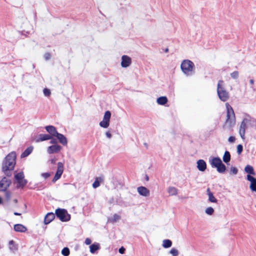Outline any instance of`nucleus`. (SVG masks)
<instances>
[{
  "label": "nucleus",
  "mask_w": 256,
  "mask_h": 256,
  "mask_svg": "<svg viewBox=\"0 0 256 256\" xmlns=\"http://www.w3.org/2000/svg\"><path fill=\"white\" fill-rule=\"evenodd\" d=\"M180 68L182 72L186 76H191L194 74V64L189 60H182Z\"/></svg>",
  "instance_id": "f257e3e1"
},
{
  "label": "nucleus",
  "mask_w": 256,
  "mask_h": 256,
  "mask_svg": "<svg viewBox=\"0 0 256 256\" xmlns=\"http://www.w3.org/2000/svg\"><path fill=\"white\" fill-rule=\"evenodd\" d=\"M224 82L220 80L217 86V93L219 98L222 102H226L230 97L228 92L223 86Z\"/></svg>",
  "instance_id": "f03ea898"
},
{
  "label": "nucleus",
  "mask_w": 256,
  "mask_h": 256,
  "mask_svg": "<svg viewBox=\"0 0 256 256\" xmlns=\"http://www.w3.org/2000/svg\"><path fill=\"white\" fill-rule=\"evenodd\" d=\"M226 124L232 127L236 124V117L233 108L228 103L226 104Z\"/></svg>",
  "instance_id": "7ed1b4c3"
},
{
  "label": "nucleus",
  "mask_w": 256,
  "mask_h": 256,
  "mask_svg": "<svg viewBox=\"0 0 256 256\" xmlns=\"http://www.w3.org/2000/svg\"><path fill=\"white\" fill-rule=\"evenodd\" d=\"M256 122V120H252L250 118H245L241 122L239 134L242 138H244L246 130L249 126H252V122Z\"/></svg>",
  "instance_id": "20e7f679"
},
{
  "label": "nucleus",
  "mask_w": 256,
  "mask_h": 256,
  "mask_svg": "<svg viewBox=\"0 0 256 256\" xmlns=\"http://www.w3.org/2000/svg\"><path fill=\"white\" fill-rule=\"evenodd\" d=\"M16 161H4L2 169V172L8 176L12 175V171L14 169Z\"/></svg>",
  "instance_id": "39448f33"
},
{
  "label": "nucleus",
  "mask_w": 256,
  "mask_h": 256,
  "mask_svg": "<svg viewBox=\"0 0 256 256\" xmlns=\"http://www.w3.org/2000/svg\"><path fill=\"white\" fill-rule=\"evenodd\" d=\"M55 214L62 222H68L70 220V215L64 208H58L55 210Z\"/></svg>",
  "instance_id": "423d86ee"
},
{
  "label": "nucleus",
  "mask_w": 256,
  "mask_h": 256,
  "mask_svg": "<svg viewBox=\"0 0 256 256\" xmlns=\"http://www.w3.org/2000/svg\"><path fill=\"white\" fill-rule=\"evenodd\" d=\"M111 117V112L109 110L105 112L103 120L100 122V126L103 128H107L110 125V120Z\"/></svg>",
  "instance_id": "0eeeda50"
},
{
  "label": "nucleus",
  "mask_w": 256,
  "mask_h": 256,
  "mask_svg": "<svg viewBox=\"0 0 256 256\" xmlns=\"http://www.w3.org/2000/svg\"><path fill=\"white\" fill-rule=\"evenodd\" d=\"M211 164L213 167L216 168L219 172L222 173L226 170V166L222 161H211Z\"/></svg>",
  "instance_id": "6e6552de"
},
{
  "label": "nucleus",
  "mask_w": 256,
  "mask_h": 256,
  "mask_svg": "<svg viewBox=\"0 0 256 256\" xmlns=\"http://www.w3.org/2000/svg\"><path fill=\"white\" fill-rule=\"evenodd\" d=\"M63 171L64 164L62 162H58V168L56 173L52 180V182H55L60 178L62 174L63 173Z\"/></svg>",
  "instance_id": "1a4fd4ad"
},
{
  "label": "nucleus",
  "mask_w": 256,
  "mask_h": 256,
  "mask_svg": "<svg viewBox=\"0 0 256 256\" xmlns=\"http://www.w3.org/2000/svg\"><path fill=\"white\" fill-rule=\"evenodd\" d=\"M10 184V180L6 177H4L0 181V190H6Z\"/></svg>",
  "instance_id": "9d476101"
},
{
  "label": "nucleus",
  "mask_w": 256,
  "mask_h": 256,
  "mask_svg": "<svg viewBox=\"0 0 256 256\" xmlns=\"http://www.w3.org/2000/svg\"><path fill=\"white\" fill-rule=\"evenodd\" d=\"M131 64L132 59L130 56L126 55H123L122 56L121 66L122 68H127Z\"/></svg>",
  "instance_id": "9b49d317"
},
{
  "label": "nucleus",
  "mask_w": 256,
  "mask_h": 256,
  "mask_svg": "<svg viewBox=\"0 0 256 256\" xmlns=\"http://www.w3.org/2000/svg\"><path fill=\"white\" fill-rule=\"evenodd\" d=\"M62 149V146L58 144H52L47 148V152L49 154L58 152Z\"/></svg>",
  "instance_id": "f8f14e48"
},
{
  "label": "nucleus",
  "mask_w": 256,
  "mask_h": 256,
  "mask_svg": "<svg viewBox=\"0 0 256 256\" xmlns=\"http://www.w3.org/2000/svg\"><path fill=\"white\" fill-rule=\"evenodd\" d=\"M247 180L250 182V189L253 192H256V178L250 174H248L247 176Z\"/></svg>",
  "instance_id": "ddd939ff"
},
{
  "label": "nucleus",
  "mask_w": 256,
  "mask_h": 256,
  "mask_svg": "<svg viewBox=\"0 0 256 256\" xmlns=\"http://www.w3.org/2000/svg\"><path fill=\"white\" fill-rule=\"evenodd\" d=\"M45 129L46 132L49 134V135L52 136V138L53 137H55V136L58 134V132L56 130V128L52 126H48L45 127Z\"/></svg>",
  "instance_id": "4468645a"
},
{
  "label": "nucleus",
  "mask_w": 256,
  "mask_h": 256,
  "mask_svg": "<svg viewBox=\"0 0 256 256\" xmlns=\"http://www.w3.org/2000/svg\"><path fill=\"white\" fill-rule=\"evenodd\" d=\"M137 190L138 193L142 196H148L150 194V190L144 186H140L138 187Z\"/></svg>",
  "instance_id": "2eb2a0df"
},
{
  "label": "nucleus",
  "mask_w": 256,
  "mask_h": 256,
  "mask_svg": "<svg viewBox=\"0 0 256 256\" xmlns=\"http://www.w3.org/2000/svg\"><path fill=\"white\" fill-rule=\"evenodd\" d=\"M55 218V214L53 212L48 213L44 217V223L48 224L52 222Z\"/></svg>",
  "instance_id": "dca6fc26"
},
{
  "label": "nucleus",
  "mask_w": 256,
  "mask_h": 256,
  "mask_svg": "<svg viewBox=\"0 0 256 256\" xmlns=\"http://www.w3.org/2000/svg\"><path fill=\"white\" fill-rule=\"evenodd\" d=\"M50 139H52V136L48 134H39L38 138L35 140V142H40L50 140Z\"/></svg>",
  "instance_id": "f3484780"
},
{
  "label": "nucleus",
  "mask_w": 256,
  "mask_h": 256,
  "mask_svg": "<svg viewBox=\"0 0 256 256\" xmlns=\"http://www.w3.org/2000/svg\"><path fill=\"white\" fill-rule=\"evenodd\" d=\"M58 140L59 142L64 146H66L67 144L68 140L66 137L62 134L60 133H58L55 136Z\"/></svg>",
  "instance_id": "a211bd4d"
},
{
  "label": "nucleus",
  "mask_w": 256,
  "mask_h": 256,
  "mask_svg": "<svg viewBox=\"0 0 256 256\" xmlns=\"http://www.w3.org/2000/svg\"><path fill=\"white\" fill-rule=\"evenodd\" d=\"M14 230L16 232H24L27 230V228L22 224H16L14 226Z\"/></svg>",
  "instance_id": "6ab92c4d"
},
{
  "label": "nucleus",
  "mask_w": 256,
  "mask_h": 256,
  "mask_svg": "<svg viewBox=\"0 0 256 256\" xmlns=\"http://www.w3.org/2000/svg\"><path fill=\"white\" fill-rule=\"evenodd\" d=\"M34 148L32 146H30L28 147L20 155V158H23L26 156H28L29 154H30L32 150Z\"/></svg>",
  "instance_id": "aec40b11"
},
{
  "label": "nucleus",
  "mask_w": 256,
  "mask_h": 256,
  "mask_svg": "<svg viewBox=\"0 0 256 256\" xmlns=\"http://www.w3.org/2000/svg\"><path fill=\"white\" fill-rule=\"evenodd\" d=\"M206 192L208 196V200L212 202L216 203L218 200L214 196L212 192H210V188H208L206 190Z\"/></svg>",
  "instance_id": "412c9836"
},
{
  "label": "nucleus",
  "mask_w": 256,
  "mask_h": 256,
  "mask_svg": "<svg viewBox=\"0 0 256 256\" xmlns=\"http://www.w3.org/2000/svg\"><path fill=\"white\" fill-rule=\"evenodd\" d=\"M104 178L102 176L96 177L92 184V187L94 188H98L100 186V183L103 182Z\"/></svg>",
  "instance_id": "4be33fe9"
},
{
  "label": "nucleus",
  "mask_w": 256,
  "mask_h": 256,
  "mask_svg": "<svg viewBox=\"0 0 256 256\" xmlns=\"http://www.w3.org/2000/svg\"><path fill=\"white\" fill-rule=\"evenodd\" d=\"M197 168L200 171H204L206 168V164L205 161H197Z\"/></svg>",
  "instance_id": "5701e85b"
},
{
  "label": "nucleus",
  "mask_w": 256,
  "mask_h": 256,
  "mask_svg": "<svg viewBox=\"0 0 256 256\" xmlns=\"http://www.w3.org/2000/svg\"><path fill=\"white\" fill-rule=\"evenodd\" d=\"M168 102L167 98L165 96H162L158 98L156 100L157 103L160 105H164Z\"/></svg>",
  "instance_id": "b1692460"
},
{
  "label": "nucleus",
  "mask_w": 256,
  "mask_h": 256,
  "mask_svg": "<svg viewBox=\"0 0 256 256\" xmlns=\"http://www.w3.org/2000/svg\"><path fill=\"white\" fill-rule=\"evenodd\" d=\"M16 152H12L5 157L4 160H16Z\"/></svg>",
  "instance_id": "393cba45"
},
{
  "label": "nucleus",
  "mask_w": 256,
  "mask_h": 256,
  "mask_svg": "<svg viewBox=\"0 0 256 256\" xmlns=\"http://www.w3.org/2000/svg\"><path fill=\"white\" fill-rule=\"evenodd\" d=\"M100 248L99 244H93L90 246V252L92 254H94L97 250Z\"/></svg>",
  "instance_id": "a878e982"
},
{
  "label": "nucleus",
  "mask_w": 256,
  "mask_h": 256,
  "mask_svg": "<svg viewBox=\"0 0 256 256\" xmlns=\"http://www.w3.org/2000/svg\"><path fill=\"white\" fill-rule=\"evenodd\" d=\"M18 185L17 188H23L27 184L28 182L24 178L17 180Z\"/></svg>",
  "instance_id": "bb28decb"
},
{
  "label": "nucleus",
  "mask_w": 256,
  "mask_h": 256,
  "mask_svg": "<svg viewBox=\"0 0 256 256\" xmlns=\"http://www.w3.org/2000/svg\"><path fill=\"white\" fill-rule=\"evenodd\" d=\"M245 172L250 174L254 175L255 172L252 166L247 165L244 168Z\"/></svg>",
  "instance_id": "cd10ccee"
},
{
  "label": "nucleus",
  "mask_w": 256,
  "mask_h": 256,
  "mask_svg": "<svg viewBox=\"0 0 256 256\" xmlns=\"http://www.w3.org/2000/svg\"><path fill=\"white\" fill-rule=\"evenodd\" d=\"M168 192L170 196H176L178 194V190L174 187L170 186L168 188Z\"/></svg>",
  "instance_id": "c85d7f7f"
},
{
  "label": "nucleus",
  "mask_w": 256,
  "mask_h": 256,
  "mask_svg": "<svg viewBox=\"0 0 256 256\" xmlns=\"http://www.w3.org/2000/svg\"><path fill=\"white\" fill-rule=\"evenodd\" d=\"M172 245V242L170 240H163L162 246L164 248H168Z\"/></svg>",
  "instance_id": "c756f323"
},
{
  "label": "nucleus",
  "mask_w": 256,
  "mask_h": 256,
  "mask_svg": "<svg viewBox=\"0 0 256 256\" xmlns=\"http://www.w3.org/2000/svg\"><path fill=\"white\" fill-rule=\"evenodd\" d=\"M62 254L64 256H68L70 255V252L68 248H64L62 250Z\"/></svg>",
  "instance_id": "7c9ffc66"
},
{
  "label": "nucleus",
  "mask_w": 256,
  "mask_h": 256,
  "mask_svg": "<svg viewBox=\"0 0 256 256\" xmlns=\"http://www.w3.org/2000/svg\"><path fill=\"white\" fill-rule=\"evenodd\" d=\"M222 160H230V154L229 152H225L222 158Z\"/></svg>",
  "instance_id": "2f4dec72"
},
{
  "label": "nucleus",
  "mask_w": 256,
  "mask_h": 256,
  "mask_svg": "<svg viewBox=\"0 0 256 256\" xmlns=\"http://www.w3.org/2000/svg\"><path fill=\"white\" fill-rule=\"evenodd\" d=\"M24 174L22 172H20L16 174L15 175V178L17 180H20L21 179L24 178Z\"/></svg>",
  "instance_id": "473e14b6"
},
{
  "label": "nucleus",
  "mask_w": 256,
  "mask_h": 256,
  "mask_svg": "<svg viewBox=\"0 0 256 256\" xmlns=\"http://www.w3.org/2000/svg\"><path fill=\"white\" fill-rule=\"evenodd\" d=\"M120 216L118 214H114L113 217L110 220V221L112 222H115L120 219Z\"/></svg>",
  "instance_id": "72a5a7b5"
},
{
  "label": "nucleus",
  "mask_w": 256,
  "mask_h": 256,
  "mask_svg": "<svg viewBox=\"0 0 256 256\" xmlns=\"http://www.w3.org/2000/svg\"><path fill=\"white\" fill-rule=\"evenodd\" d=\"M170 253L172 254L173 256H178V251L177 249L175 248H172L170 251Z\"/></svg>",
  "instance_id": "f704fd0d"
},
{
  "label": "nucleus",
  "mask_w": 256,
  "mask_h": 256,
  "mask_svg": "<svg viewBox=\"0 0 256 256\" xmlns=\"http://www.w3.org/2000/svg\"><path fill=\"white\" fill-rule=\"evenodd\" d=\"M238 72L234 71L230 74V76L233 79H237L238 78Z\"/></svg>",
  "instance_id": "c9c22d12"
},
{
  "label": "nucleus",
  "mask_w": 256,
  "mask_h": 256,
  "mask_svg": "<svg viewBox=\"0 0 256 256\" xmlns=\"http://www.w3.org/2000/svg\"><path fill=\"white\" fill-rule=\"evenodd\" d=\"M214 212V210L212 207H208L206 210V212L208 215H212Z\"/></svg>",
  "instance_id": "e433bc0d"
},
{
  "label": "nucleus",
  "mask_w": 256,
  "mask_h": 256,
  "mask_svg": "<svg viewBox=\"0 0 256 256\" xmlns=\"http://www.w3.org/2000/svg\"><path fill=\"white\" fill-rule=\"evenodd\" d=\"M230 174L236 175L238 173V170L235 167H232L230 171Z\"/></svg>",
  "instance_id": "4c0bfd02"
},
{
  "label": "nucleus",
  "mask_w": 256,
  "mask_h": 256,
  "mask_svg": "<svg viewBox=\"0 0 256 256\" xmlns=\"http://www.w3.org/2000/svg\"><path fill=\"white\" fill-rule=\"evenodd\" d=\"M44 94L46 96H48L50 94V91L49 89L45 88L43 90Z\"/></svg>",
  "instance_id": "58836bf2"
},
{
  "label": "nucleus",
  "mask_w": 256,
  "mask_h": 256,
  "mask_svg": "<svg viewBox=\"0 0 256 256\" xmlns=\"http://www.w3.org/2000/svg\"><path fill=\"white\" fill-rule=\"evenodd\" d=\"M243 150V146L242 144H238L237 146V152L240 154Z\"/></svg>",
  "instance_id": "ea45409f"
},
{
  "label": "nucleus",
  "mask_w": 256,
  "mask_h": 256,
  "mask_svg": "<svg viewBox=\"0 0 256 256\" xmlns=\"http://www.w3.org/2000/svg\"><path fill=\"white\" fill-rule=\"evenodd\" d=\"M50 56H51V55H50V53H49V52H46L44 54V58L46 60H50Z\"/></svg>",
  "instance_id": "a19ab883"
},
{
  "label": "nucleus",
  "mask_w": 256,
  "mask_h": 256,
  "mask_svg": "<svg viewBox=\"0 0 256 256\" xmlns=\"http://www.w3.org/2000/svg\"><path fill=\"white\" fill-rule=\"evenodd\" d=\"M50 144H58V141L56 139L52 138V139H50Z\"/></svg>",
  "instance_id": "79ce46f5"
},
{
  "label": "nucleus",
  "mask_w": 256,
  "mask_h": 256,
  "mask_svg": "<svg viewBox=\"0 0 256 256\" xmlns=\"http://www.w3.org/2000/svg\"><path fill=\"white\" fill-rule=\"evenodd\" d=\"M208 160H221L220 158L218 156H211L210 157Z\"/></svg>",
  "instance_id": "37998d69"
},
{
  "label": "nucleus",
  "mask_w": 256,
  "mask_h": 256,
  "mask_svg": "<svg viewBox=\"0 0 256 256\" xmlns=\"http://www.w3.org/2000/svg\"><path fill=\"white\" fill-rule=\"evenodd\" d=\"M235 138L232 136H230L229 137L228 140L230 142H234L235 141Z\"/></svg>",
  "instance_id": "c03bdc74"
},
{
  "label": "nucleus",
  "mask_w": 256,
  "mask_h": 256,
  "mask_svg": "<svg viewBox=\"0 0 256 256\" xmlns=\"http://www.w3.org/2000/svg\"><path fill=\"white\" fill-rule=\"evenodd\" d=\"M85 244H86V245H89L91 243H92V240L90 238H86V240H85V242H84Z\"/></svg>",
  "instance_id": "a18cd8bd"
},
{
  "label": "nucleus",
  "mask_w": 256,
  "mask_h": 256,
  "mask_svg": "<svg viewBox=\"0 0 256 256\" xmlns=\"http://www.w3.org/2000/svg\"><path fill=\"white\" fill-rule=\"evenodd\" d=\"M125 250L126 249L123 246H122L119 249L118 252L120 254H123L124 253Z\"/></svg>",
  "instance_id": "49530a36"
},
{
  "label": "nucleus",
  "mask_w": 256,
  "mask_h": 256,
  "mask_svg": "<svg viewBox=\"0 0 256 256\" xmlns=\"http://www.w3.org/2000/svg\"><path fill=\"white\" fill-rule=\"evenodd\" d=\"M106 137L108 138H110L112 137V134L110 132H106Z\"/></svg>",
  "instance_id": "de8ad7c7"
},
{
  "label": "nucleus",
  "mask_w": 256,
  "mask_h": 256,
  "mask_svg": "<svg viewBox=\"0 0 256 256\" xmlns=\"http://www.w3.org/2000/svg\"><path fill=\"white\" fill-rule=\"evenodd\" d=\"M6 198H7V199L8 200H10V192H6Z\"/></svg>",
  "instance_id": "09e8293b"
},
{
  "label": "nucleus",
  "mask_w": 256,
  "mask_h": 256,
  "mask_svg": "<svg viewBox=\"0 0 256 256\" xmlns=\"http://www.w3.org/2000/svg\"><path fill=\"white\" fill-rule=\"evenodd\" d=\"M145 179H146V181H147V182L149 180V178L147 174L145 175Z\"/></svg>",
  "instance_id": "8fccbe9b"
},
{
  "label": "nucleus",
  "mask_w": 256,
  "mask_h": 256,
  "mask_svg": "<svg viewBox=\"0 0 256 256\" xmlns=\"http://www.w3.org/2000/svg\"><path fill=\"white\" fill-rule=\"evenodd\" d=\"M14 214L15 215V216H20L21 215V214L20 213H19V212H14Z\"/></svg>",
  "instance_id": "3c124183"
},
{
  "label": "nucleus",
  "mask_w": 256,
  "mask_h": 256,
  "mask_svg": "<svg viewBox=\"0 0 256 256\" xmlns=\"http://www.w3.org/2000/svg\"><path fill=\"white\" fill-rule=\"evenodd\" d=\"M250 84H254V80H253L252 79H251V80H250Z\"/></svg>",
  "instance_id": "603ef678"
},
{
  "label": "nucleus",
  "mask_w": 256,
  "mask_h": 256,
  "mask_svg": "<svg viewBox=\"0 0 256 256\" xmlns=\"http://www.w3.org/2000/svg\"><path fill=\"white\" fill-rule=\"evenodd\" d=\"M14 244V242L12 240L10 241V242H9L10 244Z\"/></svg>",
  "instance_id": "864d4df0"
},
{
  "label": "nucleus",
  "mask_w": 256,
  "mask_h": 256,
  "mask_svg": "<svg viewBox=\"0 0 256 256\" xmlns=\"http://www.w3.org/2000/svg\"><path fill=\"white\" fill-rule=\"evenodd\" d=\"M44 174L46 176V177H48L50 176L48 173H45Z\"/></svg>",
  "instance_id": "5fc2aeb1"
},
{
  "label": "nucleus",
  "mask_w": 256,
  "mask_h": 256,
  "mask_svg": "<svg viewBox=\"0 0 256 256\" xmlns=\"http://www.w3.org/2000/svg\"><path fill=\"white\" fill-rule=\"evenodd\" d=\"M144 145L145 146H146V148H148V144H147L146 143H144Z\"/></svg>",
  "instance_id": "6e6d98bb"
},
{
  "label": "nucleus",
  "mask_w": 256,
  "mask_h": 256,
  "mask_svg": "<svg viewBox=\"0 0 256 256\" xmlns=\"http://www.w3.org/2000/svg\"><path fill=\"white\" fill-rule=\"evenodd\" d=\"M168 51V48H166L165 52H167Z\"/></svg>",
  "instance_id": "4d7b16f0"
},
{
  "label": "nucleus",
  "mask_w": 256,
  "mask_h": 256,
  "mask_svg": "<svg viewBox=\"0 0 256 256\" xmlns=\"http://www.w3.org/2000/svg\"><path fill=\"white\" fill-rule=\"evenodd\" d=\"M2 203V200L1 198L0 197V204Z\"/></svg>",
  "instance_id": "13d9d810"
},
{
  "label": "nucleus",
  "mask_w": 256,
  "mask_h": 256,
  "mask_svg": "<svg viewBox=\"0 0 256 256\" xmlns=\"http://www.w3.org/2000/svg\"><path fill=\"white\" fill-rule=\"evenodd\" d=\"M225 162L227 163L228 162H229L230 161H227V160H226V161H224Z\"/></svg>",
  "instance_id": "bf43d9fd"
},
{
  "label": "nucleus",
  "mask_w": 256,
  "mask_h": 256,
  "mask_svg": "<svg viewBox=\"0 0 256 256\" xmlns=\"http://www.w3.org/2000/svg\"><path fill=\"white\" fill-rule=\"evenodd\" d=\"M32 67H33L34 68H35V66H34V64H32Z\"/></svg>",
  "instance_id": "052dcab7"
},
{
  "label": "nucleus",
  "mask_w": 256,
  "mask_h": 256,
  "mask_svg": "<svg viewBox=\"0 0 256 256\" xmlns=\"http://www.w3.org/2000/svg\"><path fill=\"white\" fill-rule=\"evenodd\" d=\"M14 202H17V200H14Z\"/></svg>",
  "instance_id": "680f3d73"
}]
</instances>
